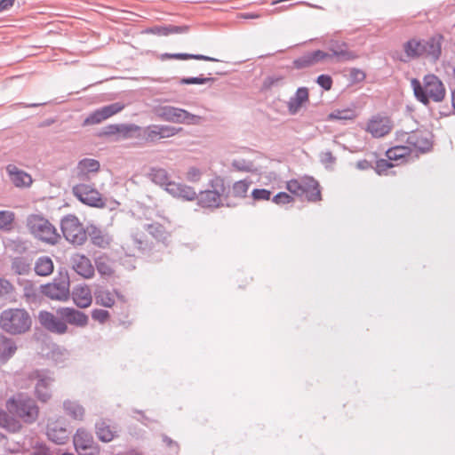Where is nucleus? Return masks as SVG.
Returning a JSON list of instances; mask_svg holds the SVG:
<instances>
[{
	"label": "nucleus",
	"instance_id": "obj_43",
	"mask_svg": "<svg viewBox=\"0 0 455 455\" xmlns=\"http://www.w3.org/2000/svg\"><path fill=\"white\" fill-rule=\"evenodd\" d=\"M15 220V213L12 211L2 210L0 211V229L4 231H10L13 228Z\"/></svg>",
	"mask_w": 455,
	"mask_h": 455
},
{
	"label": "nucleus",
	"instance_id": "obj_5",
	"mask_svg": "<svg viewBox=\"0 0 455 455\" xmlns=\"http://www.w3.org/2000/svg\"><path fill=\"white\" fill-rule=\"evenodd\" d=\"M30 380L35 382L34 395L41 403H48L52 396V387L55 378L48 370H35L28 375Z\"/></svg>",
	"mask_w": 455,
	"mask_h": 455
},
{
	"label": "nucleus",
	"instance_id": "obj_64",
	"mask_svg": "<svg viewBox=\"0 0 455 455\" xmlns=\"http://www.w3.org/2000/svg\"><path fill=\"white\" fill-rule=\"evenodd\" d=\"M14 0H0V12L7 10L9 7L12 6Z\"/></svg>",
	"mask_w": 455,
	"mask_h": 455
},
{
	"label": "nucleus",
	"instance_id": "obj_45",
	"mask_svg": "<svg viewBox=\"0 0 455 455\" xmlns=\"http://www.w3.org/2000/svg\"><path fill=\"white\" fill-rule=\"evenodd\" d=\"M141 131L139 125L133 124H119L118 136L121 139H131L135 137V132Z\"/></svg>",
	"mask_w": 455,
	"mask_h": 455
},
{
	"label": "nucleus",
	"instance_id": "obj_52",
	"mask_svg": "<svg viewBox=\"0 0 455 455\" xmlns=\"http://www.w3.org/2000/svg\"><path fill=\"white\" fill-rule=\"evenodd\" d=\"M251 196L255 201H267L270 199L271 192L265 188H256L252 190Z\"/></svg>",
	"mask_w": 455,
	"mask_h": 455
},
{
	"label": "nucleus",
	"instance_id": "obj_10",
	"mask_svg": "<svg viewBox=\"0 0 455 455\" xmlns=\"http://www.w3.org/2000/svg\"><path fill=\"white\" fill-rule=\"evenodd\" d=\"M70 282L68 273L60 274L52 283L40 286V292L51 299L65 301L69 298Z\"/></svg>",
	"mask_w": 455,
	"mask_h": 455
},
{
	"label": "nucleus",
	"instance_id": "obj_11",
	"mask_svg": "<svg viewBox=\"0 0 455 455\" xmlns=\"http://www.w3.org/2000/svg\"><path fill=\"white\" fill-rule=\"evenodd\" d=\"M72 194L81 203L91 207L104 208L105 200L93 185L79 183L72 188Z\"/></svg>",
	"mask_w": 455,
	"mask_h": 455
},
{
	"label": "nucleus",
	"instance_id": "obj_49",
	"mask_svg": "<svg viewBox=\"0 0 455 455\" xmlns=\"http://www.w3.org/2000/svg\"><path fill=\"white\" fill-rule=\"evenodd\" d=\"M293 65L297 68H305L315 65L310 52H307L301 57L294 60Z\"/></svg>",
	"mask_w": 455,
	"mask_h": 455
},
{
	"label": "nucleus",
	"instance_id": "obj_27",
	"mask_svg": "<svg viewBox=\"0 0 455 455\" xmlns=\"http://www.w3.org/2000/svg\"><path fill=\"white\" fill-rule=\"evenodd\" d=\"M167 192L173 197L180 198L185 201H194L197 197V194L194 188L178 182H172L167 188Z\"/></svg>",
	"mask_w": 455,
	"mask_h": 455
},
{
	"label": "nucleus",
	"instance_id": "obj_29",
	"mask_svg": "<svg viewBox=\"0 0 455 455\" xmlns=\"http://www.w3.org/2000/svg\"><path fill=\"white\" fill-rule=\"evenodd\" d=\"M443 36L435 35L427 40H423L424 56L431 58L433 60L439 59L442 51Z\"/></svg>",
	"mask_w": 455,
	"mask_h": 455
},
{
	"label": "nucleus",
	"instance_id": "obj_2",
	"mask_svg": "<svg viewBox=\"0 0 455 455\" xmlns=\"http://www.w3.org/2000/svg\"><path fill=\"white\" fill-rule=\"evenodd\" d=\"M31 326L32 317L25 308H7L0 313V328L11 335L24 334Z\"/></svg>",
	"mask_w": 455,
	"mask_h": 455
},
{
	"label": "nucleus",
	"instance_id": "obj_51",
	"mask_svg": "<svg viewBox=\"0 0 455 455\" xmlns=\"http://www.w3.org/2000/svg\"><path fill=\"white\" fill-rule=\"evenodd\" d=\"M212 77H185L180 80L181 84H204L208 82H213Z\"/></svg>",
	"mask_w": 455,
	"mask_h": 455
},
{
	"label": "nucleus",
	"instance_id": "obj_39",
	"mask_svg": "<svg viewBox=\"0 0 455 455\" xmlns=\"http://www.w3.org/2000/svg\"><path fill=\"white\" fill-rule=\"evenodd\" d=\"M162 60L166 59H176V60H207V61H217L218 60L208 57L202 54H189V53H164L161 56Z\"/></svg>",
	"mask_w": 455,
	"mask_h": 455
},
{
	"label": "nucleus",
	"instance_id": "obj_16",
	"mask_svg": "<svg viewBox=\"0 0 455 455\" xmlns=\"http://www.w3.org/2000/svg\"><path fill=\"white\" fill-rule=\"evenodd\" d=\"M393 129L392 120L381 115L373 116L367 123L365 131L373 138H382L387 135Z\"/></svg>",
	"mask_w": 455,
	"mask_h": 455
},
{
	"label": "nucleus",
	"instance_id": "obj_3",
	"mask_svg": "<svg viewBox=\"0 0 455 455\" xmlns=\"http://www.w3.org/2000/svg\"><path fill=\"white\" fill-rule=\"evenodd\" d=\"M8 411L28 424L36 421L39 415V408L31 397L18 394L6 402Z\"/></svg>",
	"mask_w": 455,
	"mask_h": 455
},
{
	"label": "nucleus",
	"instance_id": "obj_50",
	"mask_svg": "<svg viewBox=\"0 0 455 455\" xmlns=\"http://www.w3.org/2000/svg\"><path fill=\"white\" fill-rule=\"evenodd\" d=\"M203 172L202 171L195 166L189 167L187 173H186V179L189 182H198L202 178Z\"/></svg>",
	"mask_w": 455,
	"mask_h": 455
},
{
	"label": "nucleus",
	"instance_id": "obj_56",
	"mask_svg": "<svg viewBox=\"0 0 455 455\" xmlns=\"http://www.w3.org/2000/svg\"><path fill=\"white\" fill-rule=\"evenodd\" d=\"M309 52L312 56V60L315 64L331 59V55L329 52H323L321 50H316V51Z\"/></svg>",
	"mask_w": 455,
	"mask_h": 455
},
{
	"label": "nucleus",
	"instance_id": "obj_47",
	"mask_svg": "<svg viewBox=\"0 0 455 455\" xmlns=\"http://www.w3.org/2000/svg\"><path fill=\"white\" fill-rule=\"evenodd\" d=\"M410 151L409 146H395L389 148L386 155L388 160H399L409 155Z\"/></svg>",
	"mask_w": 455,
	"mask_h": 455
},
{
	"label": "nucleus",
	"instance_id": "obj_20",
	"mask_svg": "<svg viewBox=\"0 0 455 455\" xmlns=\"http://www.w3.org/2000/svg\"><path fill=\"white\" fill-rule=\"evenodd\" d=\"M58 314L66 323L76 327H85L89 322L86 314L73 307H61L58 310Z\"/></svg>",
	"mask_w": 455,
	"mask_h": 455
},
{
	"label": "nucleus",
	"instance_id": "obj_18",
	"mask_svg": "<svg viewBox=\"0 0 455 455\" xmlns=\"http://www.w3.org/2000/svg\"><path fill=\"white\" fill-rule=\"evenodd\" d=\"M46 435L52 442L57 444H64L68 440V430L63 420H49L47 423Z\"/></svg>",
	"mask_w": 455,
	"mask_h": 455
},
{
	"label": "nucleus",
	"instance_id": "obj_23",
	"mask_svg": "<svg viewBox=\"0 0 455 455\" xmlns=\"http://www.w3.org/2000/svg\"><path fill=\"white\" fill-rule=\"evenodd\" d=\"M309 101V92L307 87L297 89L293 96L287 101L288 112L291 116L297 115L301 108Z\"/></svg>",
	"mask_w": 455,
	"mask_h": 455
},
{
	"label": "nucleus",
	"instance_id": "obj_15",
	"mask_svg": "<svg viewBox=\"0 0 455 455\" xmlns=\"http://www.w3.org/2000/svg\"><path fill=\"white\" fill-rule=\"evenodd\" d=\"M327 47L331 59H334L338 62L350 61L357 58V54L349 50L348 44L344 41L331 38L329 40Z\"/></svg>",
	"mask_w": 455,
	"mask_h": 455
},
{
	"label": "nucleus",
	"instance_id": "obj_26",
	"mask_svg": "<svg viewBox=\"0 0 455 455\" xmlns=\"http://www.w3.org/2000/svg\"><path fill=\"white\" fill-rule=\"evenodd\" d=\"M423 40L411 39L403 44L404 53L398 58L403 62H408L411 59L424 56Z\"/></svg>",
	"mask_w": 455,
	"mask_h": 455
},
{
	"label": "nucleus",
	"instance_id": "obj_19",
	"mask_svg": "<svg viewBox=\"0 0 455 455\" xmlns=\"http://www.w3.org/2000/svg\"><path fill=\"white\" fill-rule=\"evenodd\" d=\"M403 136L406 137V142L410 148H412L419 152H427L432 147V141L430 135L427 132L417 131L411 133H402Z\"/></svg>",
	"mask_w": 455,
	"mask_h": 455
},
{
	"label": "nucleus",
	"instance_id": "obj_61",
	"mask_svg": "<svg viewBox=\"0 0 455 455\" xmlns=\"http://www.w3.org/2000/svg\"><path fill=\"white\" fill-rule=\"evenodd\" d=\"M233 166L240 171H250L251 169V164L245 163L244 161L235 160L233 162Z\"/></svg>",
	"mask_w": 455,
	"mask_h": 455
},
{
	"label": "nucleus",
	"instance_id": "obj_44",
	"mask_svg": "<svg viewBox=\"0 0 455 455\" xmlns=\"http://www.w3.org/2000/svg\"><path fill=\"white\" fill-rule=\"evenodd\" d=\"M95 267L99 274L101 275H110L112 274V267L109 259L105 256H99L95 259Z\"/></svg>",
	"mask_w": 455,
	"mask_h": 455
},
{
	"label": "nucleus",
	"instance_id": "obj_36",
	"mask_svg": "<svg viewBox=\"0 0 455 455\" xmlns=\"http://www.w3.org/2000/svg\"><path fill=\"white\" fill-rule=\"evenodd\" d=\"M53 262L48 256H41L35 262V272L37 275L47 276L53 272Z\"/></svg>",
	"mask_w": 455,
	"mask_h": 455
},
{
	"label": "nucleus",
	"instance_id": "obj_6",
	"mask_svg": "<svg viewBox=\"0 0 455 455\" xmlns=\"http://www.w3.org/2000/svg\"><path fill=\"white\" fill-rule=\"evenodd\" d=\"M286 189L294 196H305L310 202L321 200L319 184L312 177L291 180L286 183Z\"/></svg>",
	"mask_w": 455,
	"mask_h": 455
},
{
	"label": "nucleus",
	"instance_id": "obj_8",
	"mask_svg": "<svg viewBox=\"0 0 455 455\" xmlns=\"http://www.w3.org/2000/svg\"><path fill=\"white\" fill-rule=\"evenodd\" d=\"M62 234L67 241L74 245H82L87 240V230L75 215L69 214L60 221Z\"/></svg>",
	"mask_w": 455,
	"mask_h": 455
},
{
	"label": "nucleus",
	"instance_id": "obj_22",
	"mask_svg": "<svg viewBox=\"0 0 455 455\" xmlns=\"http://www.w3.org/2000/svg\"><path fill=\"white\" fill-rule=\"evenodd\" d=\"M6 172L11 182L19 188H29L33 182L30 174L25 171L18 168L14 164H8L6 166Z\"/></svg>",
	"mask_w": 455,
	"mask_h": 455
},
{
	"label": "nucleus",
	"instance_id": "obj_41",
	"mask_svg": "<svg viewBox=\"0 0 455 455\" xmlns=\"http://www.w3.org/2000/svg\"><path fill=\"white\" fill-rule=\"evenodd\" d=\"M12 269L18 275H27L31 269V263L23 257H16L12 259Z\"/></svg>",
	"mask_w": 455,
	"mask_h": 455
},
{
	"label": "nucleus",
	"instance_id": "obj_35",
	"mask_svg": "<svg viewBox=\"0 0 455 455\" xmlns=\"http://www.w3.org/2000/svg\"><path fill=\"white\" fill-rule=\"evenodd\" d=\"M87 235L90 236L94 245L101 248L107 247L110 243V236L95 226H91L88 228Z\"/></svg>",
	"mask_w": 455,
	"mask_h": 455
},
{
	"label": "nucleus",
	"instance_id": "obj_24",
	"mask_svg": "<svg viewBox=\"0 0 455 455\" xmlns=\"http://www.w3.org/2000/svg\"><path fill=\"white\" fill-rule=\"evenodd\" d=\"M100 168V162L96 159L84 158L76 165V177L80 180H89L91 174L97 173Z\"/></svg>",
	"mask_w": 455,
	"mask_h": 455
},
{
	"label": "nucleus",
	"instance_id": "obj_53",
	"mask_svg": "<svg viewBox=\"0 0 455 455\" xmlns=\"http://www.w3.org/2000/svg\"><path fill=\"white\" fill-rule=\"evenodd\" d=\"M273 203L278 205H283L293 202V197L285 192H280L276 194L273 199Z\"/></svg>",
	"mask_w": 455,
	"mask_h": 455
},
{
	"label": "nucleus",
	"instance_id": "obj_21",
	"mask_svg": "<svg viewBox=\"0 0 455 455\" xmlns=\"http://www.w3.org/2000/svg\"><path fill=\"white\" fill-rule=\"evenodd\" d=\"M70 262L75 272L84 278L90 279L94 275V267L90 259L85 255L74 254L70 259Z\"/></svg>",
	"mask_w": 455,
	"mask_h": 455
},
{
	"label": "nucleus",
	"instance_id": "obj_46",
	"mask_svg": "<svg viewBox=\"0 0 455 455\" xmlns=\"http://www.w3.org/2000/svg\"><path fill=\"white\" fill-rule=\"evenodd\" d=\"M148 232L159 241L164 242L168 237V233L163 225L159 223H152L147 225Z\"/></svg>",
	"mask_w": 455,
	"mask_h": 455
},
{
	"label": "nucleus",
	"instance_id": "obj_31",
	"mask_svg": "<svg viewBox=\"0 0 455 455\" xmlns=\"http://www.w3.org/2000/svg\"><path fill=\"white\" fill-rule=\"evenodd\" d=\"M148 177L155 184L164 188L167 192V188L173 181L171 180V177L168 172L160 167H152L149 171Z\"/></svg>",
	"mask_w": 455,
	"mask_h": 455
},
{
	"label": "nucleus",
	"instance_id": "obj_55",
	"mask_svg": "<svg viewBox=\"0 0 455 455\" xmlns=\"http://www.w3.org/2000/svg\"><path fill=\"white\" fill-rule=\"evenodd\" d=\"M316 83L325 91L331 90L332 86V79L329 75H320L316 79Z\"/></svg>",
	"mask_w": 455,
	"mask_h": 455
},
{
	"label": "nucleus",
	"instance_id": "obj_42",
	"mask_svg": "<svg viewBox=\"0 0 455 455\" xmlns=\"http://www.w3.org/2000/svg\"><path fill=\"white\" fill-rule=\"evenodd\" d=\"M6 250L12 251L13 253L22 254L27 251L28 244L27 242L17 238V239H7L4 242Z\"/></svg>",
	"mask_w": 455,
	"mask_h": 455
},
{
	"label": "nucleus",
	"instance_id": "obj_34",
	"mask_svg": "<svg viewBox=\"0 0 455 455\" xmlns=\"http://www.w3.org/2000/svg\"><path fill=\"white\" fill-rule=\"evenodd\" d=\"M15 342L0 333V363L8 361L16 352Z\"/></svg>",
	"mask_w": 455,
	"mask_h": 455
},
{
	"label": "nucleus",
	"instance_id": "obj_54",
	"mask_svg": "<svg viewBox=\"0 0 455 455\" xmlns=\"http://www.w3.org/2000/svg\"><path fill=\"white\" fill-rule=\"evenodd\" d=\"M92 318L104 323L109 318V313L107 310L96 308L92 311Z\"/></svg>",
	"mask_w": 455,
	"mask_h": 455
},
{
	"label": "nucleus",
	"instance_id": "obj_4",
	"mask_svg": "<svg viewBox=\"0 0 455 455\" xmlns=\"http://www.w3.org/2000/svg\"><path fill=\"white\" fill-rule=\"evenodd\" d=\"M27 227L29 232L37 239L49 244H55L60 239L55 227L44 217L31 214L27 218Z\"/></svg>",
	"mask_w": 455,
	"mask_h": 455
},
{
	"label": "nucleus",
	"instance_id": "obj_59",
	"mask_svg": "<svg viewBox=\"0 0 455 455\" xmlns=\"http://www.w3.org/2000/svg\"><path fill=\"white\" fill-rule=\"evenodd\" d=\"M336 158L331 151H325L321 154V162L325 165L333 164Z\"/></svg>",
	"mask_w": 455,
	"mask_h": 455
},
{
	"label": "nucleus",
	"instance_id": "obj_32",
	"mask_svg": "<svg viewBox=\"0 0 455 455\" xmlns=\"http://www.w3.org/2000/svg\"><path fill=\"white\" fill-rule=\"evenodd\" d=\"M96 435L98 438L104 442L108 443L116 436V428L109 425L105 420H100L95 424Z\"/></svg>",
	"mask_w": 455,
	"mask_h": 455
},
{
	"label": "nucleus",
	"instance_id": "obj_17",
	"mask_svg": "<svg viewBox=\"0 0 455 455\" xmlns=\"http://www.w3.org/2000/svg\"><path fill=\"white\" fill-rule=\"evenodd\" d=\"M40 324L47 331L56 334H65L68 331V325L60 316L54 315L48 311H41L38 315Z\"/></svg>",
	"mask_w": 455,
	"mask_h": 455
},
{
	"label": "nucleus",
	"instance_id": "obj_7",
	"mask_svg": "<svg viewBox=\"0 0 455 455\" xmlns=\"http://www.w3.org/2000/svg\"><path fill=\"white\" fill-rule=\"evenodd\" d=\"M156 116L166 122L184 124H199L203 118L173 106H161L156 109Z\"/></svg>",
	"mask_w": 455,
	"mask_h": 455
},
{
	"label": "nucleus",
	"instance_id": "obj_57",
	"mask_svg": "<svg viewBox=\"0 0 455 455\" xmlns=\"http://www.w3.org/2000/svg\"><path fill=\"white\" fill-rule=\"evenodd\" d=\"M393 166H394V164H391L389 162V160L380 159V160L377 161L376 171L379 174H382L388 169L392 168Z\"/></svg>",
	"mask_w": 455,
	"mask_h": 455
},
{
	"label": "nucleus",
	"instance_id": "obj_60",
	"mask_svg": "<svg viewBox=\"0 0 455 455\" xmlns=\"http://www.w3.org/2000/svg\"><path fill=\"white\" fill-rule=\"evenodd\" d=\"M119 124H109L103 129L102 134L106 136L118 135Z\"/></svg>",
	"mask_w": 455,
	"mask_h": 455
},
{
	"label": "nucleus",
	"instance_id": "obj_13",
	"mask_svg": "<svg viewBox=\"0 0 455 455\" xmlns=\"http://www.w3.org/2000/svg\"><path fill=\"white\" fill-rule=\"evenodd\" d=\"M182 128L164 124H151L142 130L144 140L148 142H156L162 139H168L178 134Z\"/></svg>",
	"mask_w": 455,
	"mask_h": 455
},
{
	"label": "nucleus",
	"instance_id": "obj_30",
	"mask_svg": "<svg viewBox=\"0 0 455 455\" xmlns=\"http://www.w3.org/2000/svg\"><path fill=\"white\" fill-rule=\"evenodd\" d=\"M119 296L116 291H109L104 288H99L94 291L96 304L105 307H112L116 303V298Z\"/></svg>",
	"mask_w": 455,
	"mask_h": 455
},
{
	"label": "nucleus",
	"instance_id": "obj_58",
	"mask_svg": "<svg viewBox=\"0 0 455 455\" xmlns=\"http://www.w3.org/2000/svg\"><path fill=\"white\" fill-rule=\"evenodd\" d=\"M32 455H52L50 449L43 443H36L32 451Z\"/></svg>",
	"mask_w": 455,
	"mask_h": 455
},
{
	"label": "nucleus",
	"instance_id": "obj_62",
	"mask_svg": "<svg viewBox=\"0 0 455 455\" xmlns=\"http://www.w3.org/2000/svg\"><path fill=\"white\" fill-rule=\"evenodd\" d=\"M153 34L159 36H168V26L154 27L150 29Z\"/></svg>",
	"mask_w": 455,
	"mask_h": 455
},
{
	"label": "nucleus",
	"instance_id": "obj_40",
	"mask_svg": "<svg viewBox=\"0 0 455 455\" xmlns=\"http://www.w3.org/2000/svg\"><path fill=\"white\" fill-rule=\"evenodd\" d=\"M0 427L14 433L19 431L21 426L18 420L11 418L4 411L0 410Z\"/></svg>",
	"mask_w": 455,
	"mask_h": 455
},
{
	"label": "nucleus",
	"instance_id": "obj_48",
	"mask_svg": "<svg viewBox=\"0 0 455 455\" xmlns=\"http://www.w3.org/2000/svg\"><path fill=\"white\" fill-rule=\"evenodd\" d=\"M356 117V114L355 110L347 108V109H336L332 111L328 118L330 120H354Z\"/></svg>",
	"mask_w": 455,
	"mask_h": 455
},
{
	"label": "nucleus",
	"instance_id": "obj_25",
	"mask_svg": "<svg viewBox=\"0 0 455 455\" xmlns=\"http://www.w3.org/2000/svg\"><path fill=\"white\" fill-rule=\"evenodd\" d=\"M71 296L74 303L80 308H87L92 305V291L87 284L75 286L72 290Z\"/></svg>",
	"mask_w": 455,
	"mask_h": 455
},
{
	"label": "nucleus",
	"instance_id": "obj_9",
	"mask_svg": "<svg viewBox=\"0 0 455 455\" xmlns=\"http://www.w3.org/2000/svg\"><path fill=\"white\" fill-rule=\"evenodd\" d=\"M211 185L213 189L202 191L197 196L198 204L204 208H217L226 205V203H223L226 191L223 179L217 177L212 180Z\"/></svg>",
	"mask_w": 455,
	"mask_h": 455
},
{
	"label": "nucleus",
	"instance_id": "obj_1",
	"mask_svg": "<svg viewBox=\"0 0 455 455\" xmlns=\"http://www.w3.org/2000/svg\"><path fill=\"white\" fill-rule=\"evenodd\" d=\"M411 85L416 99L426 106L429 104L430 100L441 102L445 97L444 85L435 75L425 76L423 83L417 78H412Z\"/></svg>",
	"mask_w": 455,
	"mask_h": 455
},
{
	"label": "nucleus",
	"instance_id": "obj_63",
	"mask_svg": "<svg viewBox=\"0 0 455 455\" xmlns=\"http://www.w3.org/2000/svg\"><path fill=\"white\" fill-rule=\"evenodd\" d=\"M188 29L187 27H179V26H168V31L170 34H178L186 32Z\"/></svg>",
	"mask_w": 455,
	"mask_h": 455
},
{
	"label": "nucleus",
	"instance_id": "obj_33",
	"mask_svg": "<svg viewBox=\"0 0 455 455\" xmlns=\"http://www.w3.org/2000/svg\"><path fill=\"white\" fill-rule=\"evenodd\" d=\"M18 284L21 288L23 297L28 303H34L37 301L39 298V291L32 281L28 279H19Z\"/></svg>",
	"mask_w": 455,
	"mask_h": 455
},
{
	"label": "nucleus",
	"instance_id": "obj_38",
	"mask_svg": "<svg viewBox=\"0 0 455 455\" xmlns=\"http://www.w3.org/2000/svg\"><path fill=\"white\" fill-rule=\"evenodd\" d=\"M0 299L15 301V288L12 283L4 278H0Z\"/></svg>",
	"mask_w": 455,
	"mask_h": 455
},
{
	"label": "nucleus",
	"instance_id": "obj_12",
	"mask_svg": "<svg viewBox=\"0 0 455 455\" xmlns=\"http://www.w3.org/2000/svg\"><path fill=\"white\" fill-rule=\"evenodd\" d=\"M75 449L79 455H99L100 447L92 434L84 428L76 430L73 437Z\"/></svg>",
	"mask_w": 455,
	"mask_h": 455
},
{
	"label": "nucleus",
	"instance_id": "obj_14",
	"mask_svg": "<svg viewBox=\"0 0 455 455\" xmlns=\"http://www.w3.org/2000/svg\"><path fill=\"white\" fill-rule=\"evenodd\" d=\"M124 107V104L122 102H115L100 108L88 115L84 121V125L98 124L121 112Z\"/></svg>",
	"mask_w": 455,
	"mask_h": 455
},
{
	"label": "nucleus",
	"instance_id": "obj_28",
	"mask_svg": "<svg viewBox=\"0 0 455 455\" xmlns=\"http://www.w3.org/2000/svg\"><path fill=\"white\" fill-rule=\"evenodd\" d=\"M251 181L250 180H242L235 181L232 188L228 190L227 195L224 196V200L226 201V205L228 207L235 206L236 204L230 203L228 201L230 196H233L237 199H243L247 196L249 188L251 187Z\"/></svg>",
	"mask_w": 455,
	"mask_h": 455
},
{
	"label": "nucleus",
	"instance_id": "obj_37",
	"mask_svg": "<svg viewBox=\"0 0 455 455\" xmlns=\"http://www.w3.org/2000/svg\"><path fill=\"white\" fill-rule=\"evenodd\" d=\"M65 412L74 419L82 420L84 415V407L76 401L66 400L63 403Z\"/></svg>",
	"mask_w": 455,
	"mask_h": 455
}]
</instances>
